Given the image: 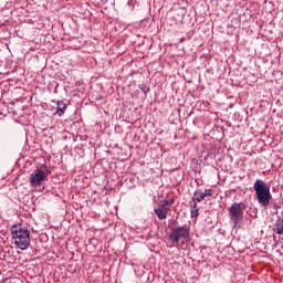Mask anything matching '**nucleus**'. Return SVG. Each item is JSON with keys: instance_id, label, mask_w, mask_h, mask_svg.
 Returning a JSON list of instances; mask_svg holds the SVG:
<instances>
[{"instance_id": "obj_1", "label": "nucleus", "mask_w": 283, "mask_h": 283, "mask_svg": "<svg viewBox=\"0 0 283 283\" xmlns=\"http://www.w3.org/2000/svg\"><path fill=\"white\" fill-rule=\"evenodd\" d=\"M11 235L13 244L17 249L25 251L30 248V230L23 228L21 224H14L11 228Z\"/></svg>"}, {"instance_id": "obj_2", "label": "nucleus", "mask_w": 283, "mask_h": 283, "mask_svg": "<svg viewBox=\"0 0 283 283\" xmlns=\"http://www.w3.org/2000/svg\"><path fill=\"white\" fill-rule=\"evenodd\" d=\"M253 189L255 191L254 198L256 199L258 203L262 207H268L272 199L270 186H268L263 179H256Z\"/></svg>"}, {"instance_id": "obj_3", "label": "nucleus", "mask_w": 283, "mask_h": 283, "mask_svg": "<svg viewBox=\"0 0 283 283\" xmlns=\"http://www.w3.org/2000/svg\"><path fill=\"white\" fill-rule=\"evenodd\" d=\"M245 206L244 203H232L228 209L230 222L233 223L234 228H240L243 221Z\"/></svg>"}, {"instance_id": "obj_4", "label": "nucleus", "mask_w": 283, "mask_h": 283, "mask_svg": "<svg viewBox=\"0 0 283 283\" xmlns=\"http://www.w3.org/2000/svg\"><path fill=\"white\" fill-rule=\"evenodd\" d=\"M190 234L189 228L187 226H178L177 228H172L169 239L174 244H178L179 242H185L188 240Z\"/></svg>"}, {"instance_id": "obj_5", "label": "nucleus", "mask_w": 283, "mask_h": 283, "mask_svg": "<svg viewBox=\"0 0 283 283\" xmlns=\"http://www.w3.org/2000/svg\"><path fill=\"white\" fill-rule=\"evenodd\" d=\"M45 178H48V175L42 169L38 168L33 170L30 176L31 187H39L43 185V180H45Z\"/></svg>"}, {"instance_id": "obj_6", "label": "nucleus", "mask_w": 283, "mask_h": 283, "mask_svg": "<svg viewBox=\"0 0 283 283\" xmlns=\"http://www.w3.org/2000/svg\"><path fill=\"white\" fill-rule=\"evenodd\" d=\"M168 206H170L169 201H165L164 203H159L157 208H155V213L159 220H165L167 218V213L169 211Z\"/></svg>"}, {"instance_id": "obj_7", "label": "nucleus", "mask_w": 283, "mask_h": 283, "mask_svg": "<svg viewBox=\"0 0 283 283\" xmlns=\"http://www.w3.org/2000/svg\"><path fill=\"white\" fill-rule=\"evenodd\" d=\"M65 109H66L65 103L57 102V109H56L57 116H63V114H65Z\"/></svg>"}, {"instance_id": "obj_8", "label": "nucleus", "mask_w": 283, "mask_h": 283, "mask_svg": "<svg viewBox=\"0 0 283 283\" xmlns=\"http://www.w3.org/2000/svg\"><path fill=\"white\" fill-rule=\"evenodd\" d=\"M206 198V195L203 192H195L192 197V202H201Z\"/></svg>"}, {"instance_id": "obj_9", "label": "nucleus", "mask_w": 283, "mask_h": 283, "mask_svg": "<svg viewBox=\"0 0 283 283\" xmlns=\"http://www.w3.org/2000/svg\"><path fill=\"white\" fill-rule=\"evenodd\" d=\"M275 232L279 235H283V219H280V221L275 223Z\"/></svg>"}, {"instance_id": "obj_10", "label": "nucleus", "mask_w": 283, "mask_h": 283, "mask_svg": "<svg viewBox=\"0 0 283 283\" xmlns=\"http://www.w3.org/2000/svg\"><path fill=\"white\" fill-rule=\"evenodd\" d=\"M191 217L197 218L199 216V208L197 207V202L193 201V205L191 206Z\"/></svg>"}, {"instance_id": "obj_11", "label": "nucleus", "mask_w": 283, "mask_h": 283, "mask_svg": "<svg viewBox=\"0 0 283 283\" xmlns=\"http://www.w3.org/2000/svg\"><path fill=\"white\" fill-rule=\"evenodd\" d=\"M138 87H139V90H140L142 92H144L145 94L149 93V87L147 86V84L142 83V84H139Z\"/></svg>"}, {"instance_id": "obj_12", "label": "nucleus", "mask_w": 283, "mask_h": 283, "mask_svg": "<svg viewBox=\"0 0 283 283\" xmlns=\"http://www.w3.org/2000/svg\"><path fill=\"white\" fill-rule=\"evenodd\" d=\"M203 195H206V197H211L213 195V190L209 189V190H205V192H202Z\"/></svg>"}]
</instances>
